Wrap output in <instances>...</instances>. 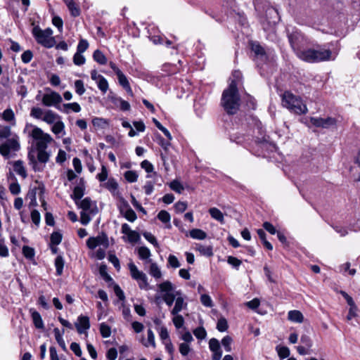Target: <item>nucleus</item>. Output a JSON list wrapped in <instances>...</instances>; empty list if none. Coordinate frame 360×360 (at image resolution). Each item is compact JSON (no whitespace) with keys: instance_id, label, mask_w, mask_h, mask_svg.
<instances>
[{"instance_id":"obj_35","label":"nucleus","mask_w":360,"mask_h":360,"mask_svg":"<svg viewBox=\"0 0 360 360\" xmlns=\"http://www.w3.org/2000/svg\"><path fill=\"white\" fill-rule=\"evenodd\" d=\"M181 293L179 291L176 292V295L173 293H165L163 296V300L165 302V303L169 306H172L174 301L176 300L175 297L176 295H181Z\"/></svg>"},{"instance_id":"obj_56","label":"nucleus","mask_w":360,"mask_h":360,"mask_svg":"<svg viewBox=\"0 0 360 360\" xmlns=\"http://www.w3.org/2000/svg\"><path fill=\"white\" fill-rule=\"evenodd\" d=\"M194 335L200 340H202L206 337L207 333L203 327H198L193 330Z\"/></svg>"},{"instance_id":"obj_55","label":"nucleus","mask_w":360,"mask_h":360,"mask_svg":"<svg viewBox=\"0 0 360 360\" xmlns=\"http://www.w3.org/2000/svg\"><path fill=\"white\" fill-rule=\"evenodd\" d=\"M174 318L172 319V321L174 323V325L175 327L179 329L181 328L184 323V319L181 315H179L178 314L176 315H174Z\"/></svg>"},{"instance_id":"obj_32","label":"nucleus","mask_w":360,"mask_h":360,"mask_svg":"<svg viewBox=\"0 0 360 360\" xmlns=\"http://www.w3.org/2000/svg\"><path fill=\"white\" fill-rule=\"evenodd\" d=\"M55 266L56 269V274L60 276L63 274L64 267V260L62 256H58L55 259Z\"/></svg>"},{"instance_id":"obj_7","label":"nucleus","mask_w":360,"mask_h":360,"mask_svg":"<svg viewBox=\"0 0 360 360\" xmlns=\"http://www.w3.org/2000/svg\"><path fill=\"white\" fill-rule=\"evenodd\" d=\"M128 266L132 278L138 282L139 288L141 289L148 290L149 284L146 274L139 271L132 262L129 263Z\"/></svg>"},{"instance_id":"obj_5","label":"nucleus","mask_w":360,"mask_h":360,"mask_svg":"<svg viewBox=\"0 0 360 360\" xmlns=\"http://www.w3.org/2000/svg\"><path fill=\"white\" fill-rule=\"evenodd\" d=\"M30 136L33 139L36 149H46L48 144L53 141L52 137L49 134L44 133L38 127H33Z\"/></svg>"},{"instance_id":"obj_58","label":"nucleus","mask_w":360,"mask_h":360,"mask_svg":"<svg viewBox=\"0 0 360 360\" xmlns=\"http://www.w3.org/2000/svg\"><path fill=\"white\" fill-rule=\"evenodd\" d=\"M68 8L70 12L71 15L73 17H77L80 15V9L75 2L70 5H68Z\"/></svg>"},{"instance_id":"obj_34","label":"nucleus","mask_w":360,"mask_h":360,"mask_svg":"<svg viewBox=\"0 0 360 360\" xmlns=\"http://www.w3.org/2000/svg\"><path fill=\"white\" fill-rule=\"evenodd\" d=\"M138 255L141 259H148L151 256L150 250L145 246L139 248Z\"/></svg>"},{"instance_id":"obj_27","label":"nucleus","mask_w":360,"mask_h":360,"mask_svg":"<svg viewBox=\"0 0 360 360\" xmlns=\"http://www.w3.org/2000/svg\"><path fill=\"white\" fill-rule=\"evenodd\" d=\"M209 213L213 219L221 223H224V214L219 209L216 207H212L209 210Z\"/></svg>"},{"instance_id":"obj_19","label":"nucleus","mask_w":360,"mask_h":360,"mask_svg":"<svg viewBox=\"0 0 360 360\" xmlns=\"http://www.w3.org/2000/svg\"><path fill=\"white\" fill-rule=\"evenodd\" d=\"M187 305L186 303L184 302V298L181 296L177 297L175 300V304L174 308L172 309L171 313L172 315H176L179 314L184 307Z\"/></svg>"},{"instance_id":"obj_63","label":"nucleus","mask_w":360,"mask_h":360,"mask_svg":"<svg viewBox=\"0 0 360 360\" xmlns=\"http://www.w3.org/2000/svg\"><path fill=\"white\" fill-rule=\"evenodd\" d=\"M33 58V53L30 50H27L21 55L22 61L24 63H29Z\"/></svg>"},{"instance_id":"obj_54","label":"nucleus","mask_w":360,"mask_h":360,"mask_svg":"<svg viewBox=\"0 0 360 360\" xmlns=\"http://www.w3.org/2000/svg\"><path fill=\"white\" fill-rule=\"evenodd\" d=\"M92 124L95 127L104 128L107 125V121L103 118L95 117L92 120Z\"/></svg>"},{"instance_id":"obj_30","label":"nucleus","mask_w":360,"mask_h":360,"mask_svg":"<svg viewBox=\"0 0 360 360\" xmlns=\"http://www.w3.org/2000/svg\"><path fill=\"white\" fill-rule=\"evenodd\" d=\"M93 58L95 61L101 65L107 63V58L105 55L98 49L96 50L93 53Z\"/></svg>"},{"instance_id":"obj_38","label":"nucleus","mask_w":360,"mask_h":360,"mask_svg":"<svg viewBox=\"0 0 360 360\" xmlns=\"http://www.w3.org/2000/svg\"><path fill=\"white\" fill-rule=\"evenodd\" d=\"M278 355L281 359H285L290 356V349L288 347L283 346H277L276 348Z\"/></svg>"},{"instance_id":"obj_21","label":"nucleus","mask_w":360,"mask_h":360,"mask_svg":"<svg viewBox=\"0 0 360 360\" xmlns=\"http://www.w3.org/2000/svg\"><path fill=\"white\" fill-rule=\"evenodd\" d=\"M58 117V115L53 112L52 110H46L44 112L42 120L47 124H54L56 122V120Z\"/></svg>"},{"instance_id":"obj_18","label":"nucleus","mask_w":360,"mask_h":360,"mask_svg":"<svg viewBox=\"0 0 360 360\" xmlns=\"http://www.w3.org/2000/svg\"><path fill=\"white\" fill-rule=\"evenodd\" d=\"M288 318L290 321L295 323H302L304 316L301 311L298 310H291L288 314Z\"/></svg>"},{"instance_id":"obj_31","label":"nucleus","mask_w":360,"mask_h":360,"mask_svg":"<svg viewBox=\"0 0 360 360\" xmlns=\"http://www.w3.org/2000/svg\"><path fill=\"white\" fill-rule=\"evenodd\" d=\"M46 149H37V160L41 163H46L49 160L50 155L46 151Z\"/></svg>"},{"instance_id":"obj_62","label":"nucleus","mask_w":360,"mask_h":360,"mask_svg":"<svg viewBox=\"0 0 360 360\" xmlns=\"http://www.w3.org/2000/svg\"><path fill=\"white\" fill-rule=\"evenodd\" d=\"M22 253L24 256L27 259H32L34 256V249L26 245L23 246L22 248Z\"/></svg>"},{"instance_id":"obj_41","label":"nucleus","mask_w":360,"mask_h":360,"mask_svg":"<svg viewBox=\"0 0 360 360\" xmlns=\"http://www.w3.org/2000/svg\"><path fill=\"white\" fill-rule=\"evenodd\" d=\"M65 125L64 123L62 121H58L54 123V124L52 127L51 131L55 134L58 135L62 131H64Z\"/></svg>"},{"instance_id":"obj_33","label":"nucleus","mask_w":360,"mask_h":360,"mask_svg":"<svg viewBox=\"0 0 360 360\" xmlns=\"http://www.w3.org/2000/svg\"><path fill=\"white\" fill-rule=\"evenodd\" d=\"M143 345L148 347L149 345H151L153 347H155V335L151 329L148 330V340L147 342L142 340Z\"/></svg>"},{"instance_id":"obj_25","label":"nucleus","mask_w":360,"mask_h":360,"mask_svg":"<svg viewBox=\"0 0 360 360\" xmlns=\"http://www.w3.org/2000/svg\"><path fill=\"white\" fill-rule=\"evenodd\" d=\"M55 338L59 345V346L63 349V351H66V345L65 343V341L63 338V334L64 333V330H63V333H61L60 330L58 328H54L53 330Z\"/></svg>"},{"instance_id":"obj_12","label":"nucleus","mask_w":360,"mask_h":360,"mask_svg":"<svg viewBox=\"0 0 360 360\" xmlns=\"http://www.w3.org/2000/svg\"><path fill=\"white\" fill-rule=\"evenodd\" d=\"M101 245L105 248H108L109 245L108 238L105 233H102V235L96 237H90L86 240V245L91 250H94L98 245Z\"/></svg>"},{"instance_id":"obj_37","label":"nucleus","mask_w":360,"mask_h":360,"mask_svg":"<svg viewBox=\"0 0 360 360\" xmlns=\"http://www.w3.org/2000/svg\"><path fill=\"white\" fill-rule=\"evenodd\" d=\"M158 286L161 292H165L166 293H172L171 291L173 290V285L169 281H166L159 284Z\"/></svg>"},{"instance_id":"obj_45","label":"nucleus","mask_w":360,"mask_h":360,"mask_svg":"<svg viewBox=\"0 0 360 360\" xmlns=\"http://www.w3.org/2000/svg\"><path fill=\"white\" fill-rule=\"evenodd\" d=\"M44 110L38 107H33L31 109L30 115L35 119H42V115H44Z\"/></svg>"},{"instance_id":"obj_11","label":"nucleus","mask_w":360,"mask_h":360,"mask_svg":"<svg viewBox=\"0 0 360 360\" xmlns=\"http://www.w3.org/2000/svg\"><path fill=\"white\" fill-rule=\"evenodd\" d=\"M310 122L316 127L328 129L330 127L335 126L337 123V120L330 117H328L326 118L311 117Z\"/></svg>"},{"instance_id":"obj_22","label":"nucleus","mask_w":360,"mask_h":360,"mask_svg":"<svg viewBox=\"0 0 360 360\" xmlns=\"http://www.w3.org/2000/svg\"><path fill=\"white\" fill-rule=\"evenodd\" d=\"M14 171L23 178L27 176L26 170L23 166V162L21 160H17L13 164Z\"/></svg>"},{"instance_id":"obj_24","label":"nucleus","mask_w":360,"mask_h":360,"mask_svg":"<svg viewBox=\"0 0 360 360\" xmlns=\"http://www.w3.org/2000/svg\"><path fill=\"white\" fill-rule=\"evenodd\" d=\"M189 236L193 239L203 240L207 238V233L199 229H193L189 232Z\"/></svg>"},{"instance_id":"obj_20","label":"nucleus","mask_w":360,"mask_h":360,"mask_svg":"<svg viewBox=\"0 0 360 360\" xmlns=\"http://www.w3.org/2000/svg\"><path fill=\"white\" fill-rule=\"evenodd\" d=\"M30 312L34 326L38 329L44 328V325L40 314L32 309H30Z\"/></svg>"},{"instance_id":"obj_44","label":"nucleus","mask_w":360,"mask_h":360,"mask_svg":"<svg viewBox=\"0 0 360 360\" xmlns=\"http://www.w3.org/2000/svg\"><path fill=\"white\" fill-rule=\"evenodd\" d=\"M124 178L126 180L130 183H134L137 181L138 175L136 172L132 170L127 171L124 173Z\"/></svg>"},{"instance_id":"obj_60","label":"nucleus","mask_w":360,"mask_h":360,"mask_svg":"<svg viewBox=\"0 0 360 360\" xmlns=\"http://www.w3.org/2000/svg\"><path fill=\"white\" fill-rule=\"evenodd\" d=\"M31 219L32 222L36 225L39 226L41 221L40 213L37 210H33L31 212Z\"/></svg>"},{"instance_id":"obj_9","label":"nucleus","mask_w":360,"mask_h":360,"mask_svg":"<svg viewBox=\"0 0 360 360\" xmlns=\"http://www.w3.org/2000/svg\"><path fill=\"white\" fill-rule=\"evenodd\" d=\"M61 96L56 92L51 91L50 94H45L42 98V103L45 106H55L58 110H62V108L59 104L62 102Z\"/></svg>"},{"instance_id":"obj_2","label":"nucleus","mask_w":360,"mask_h":360,"mask_svg":"<svg viewBox=\"0 0 360 360\" xmlns=\"http://www.w3.org/2000/svg\"><path fill=\"white\" fill-rule=\"evenodd\" d=\"M298 58L305 62L314 63L335 60V56H333L329 49L323 48L317 44L314 48L299 51Z\"/></svg>"},{"instance_id":"obj_16","label":"nucleus","mask_w":360,"mask_h":360,"mask_svg":"<svg viewBox=\"0 0 360 360\" xmlns=\"http://www.w3.org/2000/svg\"><path fill=\"white\" fill-rule=\"evenodd\" d=\"M75 327L79 334L84 333L90 328L89 319L86 316L80 315L75 323Z\"/></svg>"},{"instance_id":"obj_47","label":"nucleus","mask_w":360,"mask_h":360,"mask_svg":"<svg viewBox=\"0 0 360 360\" xmlns=\"http://www.w3.org/2000/svg\"><path fill=\"white\" fill-rule=\"evenodd\" d=\"M86 59L84 56L79 52H76L73 56V63L76 65H82L85 63Z\"/></svg>"},{"instance_id":"obj_40","label":"nucleus","mask_w":360,"mask_h":360,"mask_svg":"<svg viewBox=\"0 0 360 360\" xmlns=\"http://www.w3.org/2000/svg\"><path fill=\"white\" fill-rule=\"evenodd\" d=\"M62 234L59 232H53L51 235V243L54 245H59L62 241Z\"/></svg>"},{"instance_id":"obj_8","label":"nucleus","mask_w":360,"mask_h":360,"mask_svg":"<svg viewBox=\"0 0 360 360\" xmlns=\"http://www.w3.org/2000/svg\"><path fill=\"white\" fill-rule=\"evenodd\" d=\"M20 145L18 136L8 139L0 145V154L5 158H8L11 152L18 151Z\"/></svg>"},{"instance_id":"obj_57","label":"nucleus","mask_w":360,"mask_h":360,"mask_svg":"<svg viewBox=\"0 0 360 360\" xmlns=\"http://www.w3.org/2000/svg\"><path fill=\"white\" fill-rule=\"evenodd\" d=\"M91 214L89 212L82 211L80 213V221L83 225H87L91 220Z\"/></svg>"},{"instance_id":"obj_1","label":"nucleus","mask_w":360,"mask_h":360,"mask_svg":"<svg viewBox=\"0 0 360 360\" xmlns=\"http://www.w3.org/2000/svg\"><path fill=\"white\" fill-rule=\"evenodd\" d=\"M221 105L225 111L230 115L236 113L240 105V95L236 80L230 82L221 96Z\"/></svg>"},{"instance_id":"obj_3","label":"nucleus","mask_w":360,"mask_h":360,"mask_svg":"<svg viewBox=\"0 0 360 360\" xmlns=\"http://www.w3.org/2000/svg\"><path fill=\"white\" fill-rule=\"evenodd\" d=\"M282 104L291 112L301 115L307 112V108L300 97H297L289 91H285L282 96Z\"/></svg>"},{"instance_id":"obj_23","label":"nucleus","mask_w":360,"mask_h":360,"mask_svg":"<svg viewBox=\"0 0 360 360\" xmlns=\"http://www.w3.org/2000/svg\"><path fill=\"white\" fill-rule=\"evenodd\" d=\"M148 272L149 274L155 279H159L162 277V272L158 264L155 262L150 264Z\"/></svg>"},{"instance_id":"obj_36","label":"nucleus","mask_w":360,"mask_h":360,"mask_svg":"<svg viewBox=\"0 0 360 360\" xmlns=\"http://www.w3.org/2000/svg\"><path fill=\"white\" fill-rule=\"evenodd\" d=\"M98 88L105 94L108 89V82L103 76H101L100 79L97 82Z\"/></svg>"},{"instance_id":"obj_14","label":"nucleus","mask_w":360,"mask_h":360,"mask_svg":"<svg viewBox=\"0 0 360 360\" xmlns=\"http://www.w3.org/2000/svg\"><path fill=\"white\" fill-rule=\"evenodd\" d=\"M209 347L213 353L212 360H220L222 356V351L221 349L219 342L216 338H212L209 341Z\"/></svg>"},{"instance_id":"obj_50","label":"nucleus","mask_w":360,"mask_h":360,"mask_svg":"<svg viewBox=\"0 0 360 360\" xmlns=\"http://www.w3.org/2000/svg\"><path fill=\"white\" fill-rule=\"evenodd\" d=\"M158 218L163 223H169L171 219L169 213L165 210H161L158 214Z\"/></svg>"},{"instance_id":"obj_64","label":"nucleus","mask_w":360,"mask_h":360,"mask_svg":"<svg viewBox=\"0 0 360 360\" xmlns=\"http://www.w3.org/2000/svg\"><path fill=\"white\" fill-rule=\"evenodd\" d=\"M144 238L150 243H152L155 247H158V243L155 238V237L149 232H145L143 233Z\"/></svg>"},{"instance_id":"obj_46","label":"nucleus","mask_w":360,"mask_h":360,"mask_svg":"<svg viewBox=\"0 0 360 360\" xmlns=\"http://www.w3.org/2000/svg\"><path fill=\"white\" fill-rule=\"evenodd\" d=\"M115 103L116 105H118L119 103L120 108L123 111H127L130 109V104L127 101L122 100L121 98H115Z\"/></svg>"},{"instance_id":"obj_13","label":"nucleus","mask_w":360,"mask_h":360,"mask_svg":"<svg viewBox=\"0 0 360 360\" xmlns=\"http://www.w3.org/2000/svg\"><path fill=\"white\" fill-rule=\"evenodd\" d=\"M77 205L82 211L89 212L91 215H96L98 212L96 203L93 202L89 197L84 198L79 202H78Z\"/></svg>"},{"instance_id":"obj_15","label":"nucleus","mask_w":360,"mask_h":360,"mask_svg":"<svg viewBox=\"0 0 360 360\" xmlns=\"http://www.w3.org/2000/svg\"><path fill=\"white\" fill-rule=\"evenodd\" d=\"M123 207L120 208V213L130 222H134L137 219L136 212L130 207L128 202L123 200Z\"/></svg>"},{"instance_id":"obj_17","label":"nucleus","mask_w":360,"mask_h":360,"mask_svg":"<svg viewBox=\"0 0 360 360\" xmlns=\"http://www.w3.org/2000/svg\"><path fill=\"white\" fill-rule=\"evenodd\" d=\"M121 231L127 236L129 242L131 243H136L140 239L139 233L131 230L130 226L126 223L122 225Z\"/></svg>"},{"instance_id":"obj_42","label":"nucleus","mask_w":360,"mask_h":360,"mask_svg":"<svg viewBox=\"0 0 360 360\" xmlns=\"http://www.w3.org/2000/svg\"><path fill=\"white\" fill-rule=\"evenodd\" d=\"M232 341H233L232 338L229 335L225 336L222 339L221 345L224 347V349L226 350V352H231Z\"/></svg>"},{"instance_id":"obj_26","label":"nucleus","mask_w":360,"mask_h":360,"mask_svg":"<svg viewBox=\"0 0 360 360\" xmlns=\"http://www.w3.org/2000/svg\"><path fill=\"white\" fill-rule=\"evenodd\" d=\"M195 249L201 255L207 257H211L213 255L212 248L211 246H205L201 244H197Z\"/></svg>"},{"instance_id":"obj_52","label":"nucleus","mask_w":360,"mask_h":360,"mask_svg":"<svg viewBox=\"0 0 360 360\" xmlns=\"http://www.w3.org/2000/svg\"><path fill=\"white\" fill-rule=\"evenodd\" d=\"M105 187L108 188L111 193H115V191H117L118 188V184L115 179H110L105 184Z\"/></svg>"},{"instance_id":"obj_48","label":"nucleus","mask_w":360,"mask_h":360,"mask_svg":"<svg viewBox=\"0 0 360 360\" xmlns=\"http://www.w3.org/2000/svg\"><path fill=\"white\" fill-rule=\"evenodd\" d=\"M75 88L76 93L79 96L83 95L86 91L84 86V82L80 79L76 80L75 82Z\"/></svg>"},{"instance_id":"obj_4","label":"nucleus","mask_w":360,"mask_h":360,"mask_svg":"<svg viewBox=\"0 0 360 360\" xmlns=\"http://www.w3.org/2000/svg\"><path fill=\"white\" fill-rule=\"evenodd\" d=\"M53 31L51 28L43 30L39 26H35L32 29V34L37 42L49 49L56 45V40L51 37Z\"/></svg>"},{"instance_id":"obj_39","label":"nucleus","mask_w":360,"mask_h":360,"mask_svg":"<svg viewBox=\"0 0 360 360\" xmlns=\"http://www.w3.org/2000/svg\"><path fill=\"white\" fill-rule=\"evenodd\" d=\"M100 332L103 338H109L111 335V330L109 326L105 323H102L100 325Z\"/></svg>"},{"instance_id":"obj_43","label":"nucleus","mask_w":360,"mask_h":360,"mask_svg":"<svg viewBox=\"0 0 360 360\" xmlns=\"http://www.w3.org/2000/svg\"><path fill=\"white\" fill-rule=\"evenodd\" d=\"M169 186H170L172 190H173L174 191H175V192H176L178 193H181L182 191L184 189V188L182 186V184L179 181H177V180L172 181L170 183Z\"/></svg>"},{"instance_id":"obj_53","label":"nucleus","mask_w":360,"mask_h":360,"mask_svg":"<svg viewBox=\"0 0 360 360\" xmlns=\"http://www.w3.org/2000/svg\"><path fill=\"white\" fill-rule=\"evenodd\" d=\"M3 118L5 121L11 122L15 120V115L12 109H6L3 112Z\"/></svg>"},{"instance_id":"obj_59","label":"nucleus","mask_w":360,"mask_h":360,"mask_svg":"<svg viewBox=\"0 0 360 360\" xmlns=\"http://www.w3.org/2000/svg\"><path fill=\"white\" fill-rule=\"evenodd\" d=\"M168 264L172 268H178L180 266V262L177 257L173 255H170L168 257Z\"/></svg>"},{"instance_id":"obj_61","label":"nucleus","mask_w":360,"mask_h":360,"mask_svg":"<svg viewBox=\"0 0 360 360\" xmlns=\"http://www.w3.org/2000/svg\"><path fill=\"white\" fill-rule=\"evenodd\" d=\"M89 47V43L85 39H80L77 47V52L84 53Z\"/></svg>"},{"instance_id":"obj_49","label":"nucleus","mask_w":360,"mask_h":360,"mask_svg":"<svg viewBox=\"0 0 360 360\" xmlns=\"http://www.w3.org/2000/svg\"><path fill=\"white\" fill-rule=\"evenodd\" d=\"M153 121L155 124V125L164 133V134L168 138L169 140H172V135L170 132L165 127H163L159 121H158L155 118L153 119Z\"/></svg>"},{"instance_id":"obj_10","label":"nucleus","mask_w":360,"mask_h":360,"mask_svg":"<svg viewBox=\"0 0 360 360\" xmlns=\"http://www.w3.org/2000/svg\"><path fill=\"white\" fill-rule=\"evenodd\" d=\"M252 52L254 53V60L258 65L264 63L267 60V55L264 49L257 42L251 41L250 43Z\"/></svg>"},{"instance_id":"obj_6","label":"nucleus","mask_w":360,"mask_h":360,"mask_svg":"<svg viewBox=\"0 0 360 360\" xmlns=\"http://www.w3.org/2000/svg\"><path fill=\"white\" fill-rule=\"evenodd\" d=\"M288 37L291 47L298 56V52L303 51L302 47L307 44L306 37L298 30L292 31L288 34Z\"/></svg>"},{"instance_id":"obj_51","label":"nucleus","mask_w":360,"mask_h":360,"mask_svg":"<svg viewBox=\"0 0 360 360\" xmlns=\"http://www.w3.org/2000/svg\"><path fill=\"white\" fill-rule=\"evenodd\" d=\"M217 328L220 332H224L228 328V323L225 318H220L217 324Z\"/></svg>"},{"instance_id":"obj_28","label":"nucleus","mask_w":360,"mask_h":360,"mask_svg":"<svg viewBox=\"0 0 360 360\" xmlns=\"http://www.w3.org/2000/svg\"><path fill=\"white\" fill-rule=\"evenodd\" d=\"M84 195V188L82 186H77L73 190L72 198L75 201L76 204L78 205V201Z\"/></svg>"},{"instance_id":"obj_29","label":"nucleus","mask_w":360,"mask_h":360,"mask_svg":"<svg viewBox=\"0 0 360 360\" xmlns=\"http://www.w3.org/2000/svg\"><path fill=\"white\" fill-rule=\"evenodd\" d=\"M63 111L65 113H69V110H72L75 112H79L81 110V107L77 103H65L63 105Z\"/></svg>"}]
</instances>
